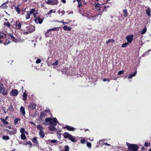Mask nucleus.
I'll return each instance as SVG.
<instances>
[{"label": "nucleus", "mask_w": 151, "mask_h": 151, "mask_svg": "<svg viewBox=\"0 0 151 151\" xmlns=\"http://www.w3.org/2000/svg\"><path fill=\"white\" fill-rule=\"evenodd\" d=\"M37 127V129L39 130L40 131H42V130L43 129V127L40 124L38 125Z\"/></svg>", "instance_id": "nucleus-25"}, {"label": "nucleus", "mask_w": 151, "mask_h": 151, "mask_svg": "<svg viewBox=\"0 0 151 151\" xmlns=\"http://www.w3.org/2000/svg\"><path fill=\"white\" fill-rule=\"evenodd\" d=\"M46 125H50L48 127V129L50 131H54L56 130V128L55 127L57 124H58V122L57 119L55 118H52L51 117L46 118L45 122L44 123Z\"/></svg>", "instance_id": "nucleus-1"}, {"label": "nucleus", "mask_w": 151, "mask_h": 151, "mask_svg": "<svg viewBox=\"0 0 151 151\" xmlns=\"http://www.w3.org/2000/svg\"><path fill=\"white\" fill-rule=\"evenodd\" d=\"M0 93L4 95H7L8 94V90L6 89L4 85L0 83Z\"/></svg>", "instance_id": "nucleus-5"}, {"label": "nucleus", "mask_w": 151, "mask_h": 151, "mask_svg": "<svg viewBox=\"0 0 151 151\" xmlns=\"http://www.w3.org/2000/svg\"><path fill=\"white\" fill-rule=\"evenodd\" d=\"M61 23H62L64 24H68V22H64L63 21H61Z\"/></svg>", "instance_id": "nucleus-61"}, {"label": "nucleus", "mask_w": 151, "mask_h": 151, "mask_svg": "<svg viewBox=\"0 0 151 151\" xmlns=\"http://www.w3.org/2000/svg\"><path fill=\"white\" fill-rule=\"evenodd\" d=\"M123 11L124 13V17H126L127 16V11L126 9H124L123 10Z\"/></svg>", "instance_id": "nucleus-28"}, {"label": "nucleus", "mask_w": 151, "mask_h": 151, "mask_svg": "<svg viewBox=\"0 0 151 151\" xmlns=\"http://www.w3.org/2000/svg\"><path fill=\"white\" fill-rule=\"evenodd\" d=\"M147 31V28L146 27H144L141 31L140 33L142 34L143 35Z\"/></svg>", "instance_id": "nucleus-29"}, {"label": "nucleus", "mask_w": 151, "mask_h": 151, "mask_svg": "<svg viewBox=\"0 0 151 151\" xmlns=\"http://www.w3.org/2000/svg\"><path fill=\"white\" fill-rule=\"evenodd\" d=\"M14 7L15 9L16 10V12H17V14H20L21 9L19 8V5H18L17 6H15Z\"/></svg>", "instance_id": "nucleus-17"}, {"label": "nucleus", "mask_w": 151, "mask_h": 151, "mask_svg": "<svg viewBox=\"0 0 151 151\" xmlns=\"http://www.w3.org/2000/svg\"><path fill=\"white\" fill-rule=\"evenodd\" d=\"M151 12L150 9L149 8H148L146 10V13L148 16L150 15V13Z\"/></svg>", "instance_id": "nucleus-27"}, {"label": "nucleus", "mask_w": 151, "mask_h": 151, "mask_svg": "<svg viewBox=\"0 0 151 151\" xmlns=\"http://www.w3.org/2000/svg\"><path fill=\"white\" fill-rule=\"evenodd\" d=\"M110 80H109V79H104L103 80V81L104 82H105L106 81H107L108 82H109V81H110Z\"/></svg>", "instance_id": "nucleus-59"}, {"label": "nucleus", "mask_w": 151, "mask_h": 151, "mask_svg": "<svg viewBox=\"0 0 151 151\" xmlns=\"http://www.w3.org/2000/svg\"><path fill=\"white\" fill-rule=\"evenodd\" d=\"M81 142L82 144H84L86 142V141L85 139H83L81 141Z\"/></svg>", "instance_id": "nucleus-48"}, {"label": "nucleus", "mask_w": 151, "mask_h": 151, "mask_svg": "<svg viewBox=\"0 0 151 151\" xmlns=\"http://www.w3.org/2000/svg\"><path fill=\"white\" fill-rule=\"evenodd\" d=\"M115 41L114 40L111 39H109L106 42V43L107 44H109L111 42H112L113 43Z\"/></svg>", "instance_id": "nucleus-36"}, {"label": "nucleus", "mask_w": 151, "mask_h": 151, "mask_svg": "<svg viewBox=\"0 0 151 151\" xmlns=\"http://www.w3.org/2000/svg\"><path fill=\"white\" fill-rule=\"evenodd\" d=\"M9 35L10 36V37L12 38L14 40H13L15 42H17L15 37H14L13 34H9Z\"/></svg>", "instance_id": "nucleus-31"}, {"label": "nucleus", "mask_w": 151, "mask_h": 151, "mask_svg": "<svg viewBox=\"0 0 151 151\" xmlns=\"http://www.w3.org/2000/svg\"><path fill=\"white\" fill-rule=\"evenodd\" d=\"M128 45V43L126 42L123 44L122 46V47H127Z\"/></svg>", "instance_id": "nucleus-43"}, {"label": "nucleus", "mask_w": 151, "mask_h": 151, "mask_svg": "<svg viewBox=\"0 0 151 151\" xmlns=\"http://www.w3.org/2000/svg\"><path fill=\"white\" fill-rule=\"evenodd\" d=\"M10 42L9 41L7 43H4V45H8L9 43H10Z\"/></svg>", "instance_id": "nucleus-64"}, {"label": "nucleus", "mask_w": 151, "mask_h": 151, "mask_svg": "<svg viewBox=\"0 0 151 151\" xmlns=\"http://www.w3.org/2000/svg\"><path fill=\"white\" fill-rule=\"evenodd\" d=\"M101 4H100L98 3L96 4L95 5V9L97 11H99L101 10V7L100 5Z\"/></svg>", "instance_id": "nucleus-12"}, {"label": "nucleus", "mask_w": 151, "mask_h": 151, "mask_svg": "<svg viewBox=\"0 0 151 151\" xmlns=\"http://www.w3.org/2000/svg\"><path fill=\"white\" fill-rule=\"evenodd\" d=\"M133 37L134 36L133 35H129L126 37V38L128 43H130L132 41Z\"/></svg>", "instance_id": "nucleus-8"}, {"label": "nucleus", "mask_w": 151, "mask_h": 151, "mask_svg": "<svg viewBox=\"0 0 151 151\" xmlns=\"http://www.w3.org/2000/svg\"><path fill=\"white\" fill-rule=\"evenodd\" d=\"M6 35L4 33L2 32H0V39H2L3 38L6 37Z\"/></svg>", "instance_id": "nucleus-20"}, {"label": "nucleus", "mask_w": 151, "mask_h": 151, "mask_svg": "<svg viewBox=\"0 0 151 151\" xmlns=\"http://www.w3.org/2000/svg\"><path fill=\"white\" fill-rule=\"evenodd\" d=\"M104 11V9H103V12L101 13H100L99 14H97V15H96V16H97V17L99 15H101L102 14V13H103V12Z\"/></svg>", "instance_id": "nucleus-60"}, {"label": "nucleus", "mask_w": 151, "mask_h": 151, "mask_svg": "<svg viewBox=\"0 0 151 151\" xmlns=\"http://www.w3.org/2000/svg\"><path fill=\"white\" fill-rule=\"evenodd\" d=\"M150 145V143H149L146 142L145 143V146L146 147H149Z\"/></svg>", "instance_id": "nucleus-50"}, {"label": "nucleus", "mask_w": 151, "mask_h": 151, "mask_svg": "<svg viewBox=\"0 0 151 151\" xmlns=\"http://www.w3.org/2000/svg\"><path fill=\"white\" fill-rule=\"evenodd\" d=\"M65 149L64 150L65 151H69V147L68 145H66L65 146Z\"/></svg>", "instance_id": "nucleus-47"}, {"label": "nucleus", "mask_w": 151, "mask_h": 151, "mask_svg": "<svg viewBox=\"0 0 151 151\" xmlns=\"http://www.w3.org/2000/svg\"><path fill=\"white\" fill-rule=\"evenodd\" d=\"M29 123L30 124H33L35 126L36 125V124L34 123L33 122H30Z\"/></svg>", "instance_id": "nucleus-62"}, {"label": "nucleus", "mask_w": 151, "mask_h": 151, "mask_svg": "<svg viewBox=\"0 0 151 151\" xmlns=\"http://www.w3.org/2000/svg\"><path fill=\"white\" fill-rule=\"evenodd\" d=\"M124 72V71L123 70H120L119 71V72L118 73V75H120L122 74Z\"/></svg>", "instance_id": "nucleus-53"}, {"label": "nucleus", "mask_w": 151, "mask_h": 151, "mask_svg": "<svg viewBox=\"0 0 151 151\" xmlns=\"http://www.w3.org/2000/svg\"><path fill=\"white\" fill-rule=\"evenodd\" d=\"M20 131L22 134H24L25 129L24 128H22L20 129Z\"/></svg>", "instance_id": "nucleus-45"}, {"label": "nucleus", "mask_w": 151, "mask_h": 151, "mask_svg": "<svg viewBox=\"0 0 151 151\" xmlns=\"http://www.w3.org/2000/svg\"><path fill=\"white\" fill-rule=\"evenodd\" d=\"M55 11L54 10H50V11L48 12L47 14L48 15L50 14H52V13H55Z\"/></svg>", "instance_id": "nucleus-42"}, {"label": "nucleus", "mask_w": 151, "mask_h": 151, "mask_svg": "<svg viewBox=\"0 0 151 151\" xmlns=\"http://www.w3.org/2000/svg\"><path fill=\"white\" fill-rule=\"evenodd\" d=\"M8 132L9 134H14L16 133V132L15 131L12 132V131H9L8 130Z\"/></svg>", "instance_id": "nucleus-51"}, {"label": "nucleus", "mask_w": 151, "mask_h": 151, "mask_svg": "<svg viewBox=\"0 0 151 151\" xmlns=\"http://www.w3.org/2000/svg\"><path fill=\"white\" fill-rule=\"evenodd\" d=\"M41 62V60L40 59H38L36 60V63L37 64H38L40 63Z\"/></svg>", "instance_id": "nucleus-52"}, {"label": "nucleus", "mask_w": 151, "mask_h": 151, "mask_svg": "<svg viewBox=\"0 0 151 151\" xmlns=\"http://www.w3.org/2000/svg\"><path fill=\"white\" fill-rule=\"evenodd\" d=\"M20 119L19 118H16L14 122V124H16L18 122L20 121Z\"/></svg>", "instance_id": "nucleus-40"}, {"label": "nucleus", "mask_w": 151, "mask_h": 151, "mask_svg": "<svg viewBox=\"0 0 151 151\" xmlns=\"http://www.w3.org/2000/svg\"><path fill=\"white\" fill-rule=\"evenodd\" d=\"M46 114L45 113V112L44 111H43L40 114V116L41 117H43L46 116Z\"/></svg>", "instance_id": "nucleus-34"}, {"label": "nucleus", "mask_w": 151, "mask_h": 151, "mask_svg": "<svg viewBox=\"0 0 151 151\" xmlns=\"http://www.w3.org/2000/svg\"><path fill=\"white\" fill-rule=\"evenodd\" d=\"M50 142L51 143H54V144H58V142L56 140H55V139H52V140H50Z\"/></svg>", "instance_id": "nucleus-33"}, {"label": "nucleus", "mask_w": 151, "mask_h": 151, "mask_svg": "<svg viewBox=\"0 0 151 151\" xmlns=\"http://www.w3.org/2000/svg\"><path fill=\"white\" fill-rule=\"evenodd\" d=\"M20 110L21 113L23 116H25V112L24 107L23 106H22L20 108Z\"/></svg>", "instance_id": "nucleus-16"}, {"label": "nucleus", "mask_w": 151, "mask_h": 151, "mask_svg": "<svg viewBox=\"0 0 151 151\" xmlns=\"http://www.w3.org/2000/svg\"><path fill=\"white\" fill-rule=\"evenodd\" d=\"M58 12L59 14H60L61 13L62 14V16L63 15L65 14V11L63 10H62V11H58Z\"/></svg>", "instance_id": "nucleus-46"}, {"label": "nucleus", "mask_w": 151, "mask_h": 151, "mask_svg": "<svg viewBox=\"0 0 151 151\" xmlns=\"http://www.w3.org/2000/svg\"><path fill=\"white\" fill-rule=\"evenodd\" d=\"M61 1L63 3H65L66 1L65 0H61Z\"/></svg>", "instance_id": "nucleus-63"}, {"label": "nucleus", "mask_w": 151, "mask_h": 151, "mask_svg": "<svg viewBox=\"0 0 151 151\" xmlns=\"http://www.w3.org/2000/svg\"><path fill=\"white\" fill-rule=\"evenodd\" d=\"M31 14H33L34 17H36V14H37V12L35 10V9H32L30 11Z\"/></svg>", "instance_id": "nucleus-14"}, {"label": "nucleus", "mask_w": 151, "mask_h": 151, "mask_svg": "<svg viewBox=\"0 0 151 151\" xmlns=\"http://www.w3.org/2000/svg\"><path fill=\"white\" fill-rule=\"evenodd\" d=\"M31 13L30 11L28 12L27 13L26 15V18L27 19H29L31 16Z\"/></svg>", "instance_id": "nucleus-24"}, {"label": "nucleus", "mask_w": 151, "mask_h": 151, "mask_svg": "<svg viewBox=\"0 0 151 151\" xmlns=\"http://www.w3.org/2000/svg\"><path fill=\"white\" fill-rule=\"evenodd\" d=\"M64 128H66L67 130L70 131H74L76 129L71 126H68V125H65V127H63Z\"/></svg>", "instance_id": "nucleus-10"}, {"label": "nucleus", "mask_w": 151, "mask_h": 151, "mask_svg": "<svg viewBox=\"0 0 151 151\" xmlns=\"http://www.w3.org/2000/svg\"><path fill=\"white\" fill-rule=\"evenodd\" d=\"M2 139L4 140H8L9 138V137L8 136H4L2 137Z\"/></svg>", "instance_id": "nucleus-37"}, {"label": "nucleus", "mask_w": 151, "mask_h": 151, "mask_svg": "<svg viewBox=\"0 0 151 151\" xmlns=\"http://www.w3.org/2000/svg\"><path fill=\"white\" fill-rule=\"evenodd\" d=\"M27 94L26 92H24L23 93L22 100L25 101L27 100Z\"/></svg>", "instance_id": "nucleus-19"}, {"label": "nucleus", "mask_w": 151, "mask_h": 151, "mask_svg": "<svg viewBox=\"0 0 151 151\" xmlns=\"http://www.w3.org/2000/svg\"><path fill=\"white\" fill-rule=\"evenodd\" d=\"M58 63V60H56L54 63L52 64L53 65H57Z\"/></svg>", "instance_id": "nucleus-57"}, {"label": "nucleus", "mask_w": 151, "mask_h": 151, "mask_svg": "<svg viewBox=\"0 0 151 151\" xmlns=\"http://www.w3.org/2000/svg\"><path fill=\"white\" fill-rule=\"evenodd\" d=\"M45 2L48 4L55 5L57 4L58 1V0H45Z\"/></svg>", "instance_id": "nucleus-6"}, {"label": "nucleus", "mask_w": 151, "mask_h": 151, "mask_svg": "<svg viewBox=\"0 0 151 151\" xmlns=\"http://www.w3.org/2000/svg\"><path fill=\"white\" fill-rule=\"evenodd\" d=\"M36 107V104H34L31 103L28 106V108L32 110L35 109Z\"/></svg>", "instance_id": "nucleus-13"}, {"label": "nucleus", "mask_w": 151, "mask_h": 151, "mask_svg": "<svg viewBox=\"0 0 151 151\" xmlns=\"http://www.w3.org/2000/svg\"><path fill=\"white\" fill-rule=\"evenodd\" d=\"M127 145L129 148L127 151H137L138 148V146L135 144H131L127 142Z\"/></svg>", "instance_id": "nucleus-4"}, {"label": "nucleus", "mask_w": 151, "mask_h": 151, "mask_svg": "<svg viewBox=\"0 0 151 151\" xmlns=\"http://www.w3.org/2000/svg\"><path fill=\"white\" fill-rule=\"evenodd\" d=\"M11 96H16L18 95V91L15 89H13L10 93Z\"/></svg>", "instance_id": "nucleus-9"}, {"label": "nucleus", "mask_w": 151, "mask_h": 151, "mask_svg": "<svg viewBox=\"0 0 151 151\" xmlns=\"http://www.w3.org/2000/svg\"><path fill=\"white\" fill-rule=\"evenodd\" d=\"M59 28H58H58L55 27V28H52V29H49L50 30V31H56V30H58L59 29H58Z\"/></svg>", "instance_id": "nucleus-41"}, {"label": "nucleus", "mask_w": 151, "mask_h": 151, "mask_svg": "<svg viewBox=\"0 0 151 151\" xmlns=\"http://www.w3.org/2000/svg\"><path fill=\"white\" fill-rule=\"evenodd\" d=\"M39 135L41 138H43L45 137V134L43 131H40L39 132Z\"/></svg>", "instance_id": "nucleus-18"}, {"label": "nucleus", "mask_w": 151, "mask_h": 151, "mask_svg": "<svg viewBox=\"0 0 151 151\" xmlns=\"http://www.w3.org/2000/svg\"><path fill=\"white\" fill-rule=\"evenodd\" d=\"M137 71H135L134 73L132 74H130L129 75V76L128 77V79H129L131 78L132 77L135 76L136 75Z\"/></svg>", "instance_id": "nucleus-23"}, {"label": "nucleus", "mask_w": 151, "mask_h": 151, "mask_svg": "<svg viewBox=\"0 0 151 151\" xmlns=\"http://www.w3.org/2000/svg\"><path fill=\"white\" fill-rule=\"evenodd\" d=\"M29 145L30 146V147H31L32 145V142L30 141L27 142L25 144V145Z\"/></svg>", "instance_id": "nucleus-39"}, {"label": "nucleus", "mask_w": 151, "mask_h": 151, "mask_svg": "<svg viewBox=\"0 0 151 151\" xmlns=\"http://www.w3.org/2000/svg\"><path fill=\"white\" fill-rule=\"evenodd\" d=\"M78 3V6L80 7L81 6V2H80L81 0H77Z\"/></svg>", "instance_id": "nucleus-56"}, {"label": "nucleus", "mask_w": 151, "mask_h": 151, "mask_svg": "<svg viewBox=\"0 0 151 151\" xmlns=\"http://www.w3.org/2000/svg\"><path fill=\"white\" fill-rule=\"evenodd\" d=\"M6 2H5V3L2 4L1 6L4 8H7V6L6 5ZM1 6H0V7Z\"/></svg>", "instance_id": "nucleus-44"}, {"label": "nucleus", "mask_w": 151, "mask_h": 151, "mask_svg": "<svg viewBox=\"0 0 151 151\" xmlns=\"http://www.w3.org/2000/svg\"><path fill=\"white\" fill-rule=\"evenodd\" d=\"M87 146L89 147H91V144L90 142H88L87 143Z\"/></svg>", "instance_id": "nucleus-55"}, {"label": "nucleus", "mask_w": 151, "mask_h": 151, "mask_svg": "<svg viewBox=\"0 0 151 151\" xmlns=\"http://www.w3.org/2000/svg\"><path fill=\"white\" fill-rule=\"evenodd\" d=\"M63 29L65 31H70L72 27L65 25L63 27Z\"/></svg>", "instance_id": "nucleus-15"}, {"label": "nucleus", "mask_w": 151, "mask_h": 151, "mask_svg": "<svg viewBox=\"0 0 151 151\" xmlns=\"http://www.w3.org/2000/svg\"><path fill=\"white\" fill-rule=\"evenodd\" d=\"M102 145H108V146H110V144H108L107 142L105 143V142H103L102 143Z\"/></svg>", "instance_id": "nucleus-58"}, {"label": "nucleus", "mask_w": 151, "mask_h": 151, "mask_svg": "<svg viewBox=\"0 0 151 151\" xmlns=\"http://www.w3.org/2000/svg\"><path fill=\"white\" fill-rule=\"evenodd\" d=\"M4 25L7 26L9 27H10L11 26V24L9 22H4Z\"/></svg>", "instance_id": "nucleus-38"}, {"label": "nucleus", "mask_w": 151, "mask_h": 151, "mask_svg": "<svg viewBox=\"0 0 151 151\" xmlns=\"http://www.w3.org/2000/svg\"><path fill=\"white\" fill-rule=\"evenodd\" d=\"M24 22H22L16 21L15 23V28L17 29H21L22 25H24Z\"/></svg>", "instance_id": "nucleus-7"}, {"label": "nucleus", "mask_w": 151, "mask_h": 151, "mask_svg": "<svg viewBox=\"0 0 151 151\" xmlns=\"http://www.w3.org/2000/svg\"><path fill=\"white\" fill-rule=\"evenodd\" d=\"M35 30L34 27L32 25H29L26 26V27L24 29L23 34L24 35H27L34 31Z\"/></svg>", "instance_id": "nucleus-2"}, {"label": "nucleus", "mask_w": 151, "mask_h": 151, "mask_svg": "<svg viewBox=\"0 0 151 151\" xmlns=\"http://www.w3.org/2000/svg\"><path fill=\"white\" fill-rule=\"evenodd\" d=\"M21 139L22 140H25L26 138V137L24 134H22L20 135Z\"/></svg>", "instance_id": "nucleus-30"}, {"label": "nucleus", "mask_w": 151, "mask_h": 151, "mask_svg": "<svg viewBox=\"0 0 151 151\" xmlns=\"http://www.w3.org/2000/svg\"><path fill=\"white\" fill-rule=\"evenodd\" d=\"M64 138H68L73 142H76L77 140L75 138V137L73 136L67 132H65L63 134Z\"/></svg>", "instance_id": "nucleus-3"}, {"label": "nucleus", "mask_w": 151, "mask_h": 151, "mask_svg": "<svg viewBox=\"0 0 151 151\" xmlns=\"http://www.w3.org/2000/svg\"><path fill=\"white\" fill-rule=\"evenodd\" d=\"M35 21L37 24L39 23L40 24H41L42 22L43 19H42L40 18V17H39L35 18Z\"/></svg>", "instance_id": "nucleus-11"}, {"label": "nucleus", "mask_w": 151, "mask_h": 151, "mask_svg": "<svg viewBox=\"0 0 151 151\" xmlns=\"http://www.w3.org/2000/svg\"><path fill=\"white\" fill-rule=\"evenodd\" d=\"M32 141L33 143H35V144L37 145L38 143L37 140L35 137H34L32 139Z\"/></svg>", "instance_id": "nucleus-35"}, {"label": "nucleus", "mask_w": 151, "mask_h": 151, "mask_svg": "<svg viewBox=\"0 0 151 151\" xmlns=\"http://www.w3.org/2000/svg\"><path fill=\"white\" fill-rule=\"evenodd\" d=\"M96 17H97V16L96 15L95 16H92L91 15L89 16V19L88 20H91L93 21H94L96 19Z\"/></svg>", "instance_id": "nucleus-21"}, {"label": "nucleus", "mask_w": 151, "mask_h": 151, "mask_svg": "<svg viewBox=\"0 0 151 151\" xmlns=\"http://www.w3.org/2000/svg\"><path fill=\"white\" fill-rule=\"evenodd\" d=\"M45 112H47L48 113H49V114L50 113V110L49 109H47V108L45 110Z\"/></svg>", "instance_id": "nucleus-49"}, {"label": "nucleus", "mask_w": 151, "mask_h": 151, "mask_svg": "<svg viewBox=\"0 0 151 151\" xmlns=\"http://www.w3.org/2000/svg\"><path fill=\"white\" fill-rule=\"evenodd\" d=\"M9 109L10 111H12L13 110V108L12 106L10 105L9 107Z\"/></svg>", "instance_id": "nucleus-54"}, {"label": "nucleus", "mask_w": 151, "mask_h": 151, "mask_svg": "<svg viewBox=\"0 0 151 151\" xmlns=\"http://www.w3.org/2000/svg\"><path fill=\"white\" fill-rule=\"evenodd\" d=\"M50 30L49 29H48L47 30V32L45 33V37H48L49 36V35L51 33H50Z\"/></svg>", "instance_id": "nucleus-22"}, {"label": "nucleus", "mask_w": 151, "mask_h": 151, "mask_svg": "<svg viewBox=\"0 0 151 151\" xmlns=\"http://www.w3.org/2000/svg\"><path fill=\"white\" fill-rule=\"evenodd\" d=\"M82 15L85 17H87V19H88L89 16H91V15L90 14H88V13H84Z\"/></svg>", "instance_id": "nucleus-26"}, {"label": "nucleus", "mask_w": 151, "mask_h": 151, "mask_svg": "<svg viewBox=\"0 0 151 151\" xmlns=\"http://www.w3.org/2000/svg\"><path fill=\"white\" fill-rule=\"evenodd\" d=\"M1 121L4 124H8V122L7 121H6V120L4 119L1 118Z\"/></svg>", "instance_id": "nucleus-32"}]
</instances>
